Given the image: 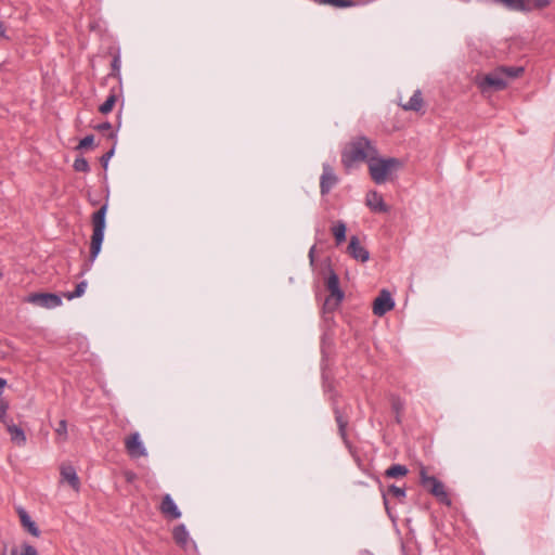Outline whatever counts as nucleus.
<instances>
[{
    "label": "nucleus",
    "mask_w": 555,
    "mask_h": 555,
    "mask_svg": "<svg viewBox=\"0 0 555 555\" xmlns=\"http://www.w3.org/2000/svg\"><path fill=\"white\" fill-rule=\"evenodd\" d=\"M315 2L323 5H331L337 9L350 8L357 4L353 0H315Z\"/></svg>",
    "instance_id": "24"
},
{
    "label": "nucleus",
    "mask_w": 555,
    "mask_h": 555,
    "mask_svg": "<svg viewBox=\"0 0 555 555\" xmlns=\"http://www.w3.org/2000/svg\"><path fill=\"white\" fill-rule=\"evenodd\" d=\"M112 75L118 76L120 70V57L119 55H115L112 61Z\"/></svg>",
    "instance_id": "36"
},
{
    "label": "nucleus",
    "mask_w": 555,
    "mask_h": 555,
    "mask_svg": "<svg viewBox=\"0 0 555 555\" xmlns=\"http://www.w3.org/2000/svg\"><path fill=\"white\" fill-rule=\"evenodd\" d=\"M401 106L404 111L418 112L423 106V96L421 90H416L410 100Z\"/></svg>",
    "instance_id": "18"
},
{
    "label": "nucleus",
    "mask_w": 555,
    "mask_h": 555,
    "mask_svg": "<svg viewBox=\"0 0 555 555\" xmlns=\"http://www.w3.org/2000/svg\"><path fill=\"white\" fill-rule=\"evenodd\" d=\"M367 165L371 179L376 184H383L402 166V163L395 157L380 158L377 155Z\"/></svg>",
    "instance_id": "2"
},
{
    "label": "nucleus",
    "mask_w": 555,
    "mask_h": 555,
    "mask_svg": "<svg viewBox=\"0 0 555 555\" xmlns=\"http://www.w3.org/2000/svg\"><path fill=\"white\" fill-rule=\"evenodd\" d=\"M26 301L46 309H53L62 305V298L53 293H33L28 295Z\"/></svg>",
    "instance_id": "6"
},
{
    "label": "nucleus",
    "mask_w": 555,
    "mask_h": 555,
    "mask_svg": "<svg viewBox=\"0 0 555 555\" xmlns=\"http://www.w3.org/2000/svg\"><path fill=\"white\" fill-rule=\"evenodd\" d=\"M94 129L102 132V133H105L107 132V137L108 138H114L115 137V133L112 131V124L108 122V121H104L102 124H99L96 126H94Z\"/></svg>",
    "instance_id": "29"
},
{
    "label": "nucleus",
    "mask_w": 555,
    "mask_h": 555,
    "mask_svg": "<svg viewBox=\"0 0 555 555\" xmlns=\"http://www.w3.org/2000/svg\"><path fill=\"white\" fill-rule=\"evenodd\" d=\"M8 403L1 401L0 402V422L7 427L8 424H11L12 423V420H9L8 415H7V411H8Z\"/></svg>",
    "instance_id": "30"
},
{
    "label": "nucleus",
    "mask_w": 555,
    "mask_h": 555,
    "mask_svg": "<svg viewBox=\"0 0 555 555\" xmlns=\"http://www.w3.org/2000/svg\"><path fill=\"white\" fill-rule=\"evenodd\" d=\"M125 447L131 457L138 459L147 455L146 449L140 439L139 433H132L129 435L125 440Z\"/></svg>",
    "instance_id": "9"
},
{
    "label": "nucleus",
    "mask_w": 555,
    "mask_h": 555,
    "mask_svg": "<svg viewBox=\"0 0 555 555\" xmlns=\"http://www.w3.org/2000/svg\"><path fill=\"white\" fill-rule=\"evenodd\" d=\"M421 485L437 500L446 505H451V500L446 491L444 485L434 476H428L425 468L421 469Z\"/></svg>",
    "instance_id": "4"
},
{
    "label": "nucleus",
    "mask_w": 555,
    "mask_h": 555,
    "mask_svg": "<svg viewBox=\"0 0 555 555\" xmlns=\"http://www.w3.org/2000/svg\"><path fill=\"white\" fill-rule=\"evenodd\" d=\"M18 515H20V519H21V522H22L23 527L25 529H27L28 532L30 534H33L34 537H38L39 535V529L36 526V524L31 520L30 516L24 509H21L18 512Z\"/></svg>",
    "instance_id": "20"
},
{
    "label": "nucleus",
    "mask_w": 555,
    "mask_h": 555,
    "mask_svg": "<svg viewBox=\"0 0 555 555\" xmlns=\"http://www.w3.org/2000/svg\"><path fill=\"white\" fill-rule=\"evenodd\" d=\"M366 205L375 212H388L389 206L384 202L383 196L377 191H370L365 198Z\"/></svg>",
    "instance_id": "11"
},
{
    "label": "nucleus",
    "mask_w": 555,
    "mask_h": 555,
    "mask_svg": "<svg viewBox=\"0 0 555 555\" xmlns=\"http://www.w3.org/2000/svg\"><path fill=\"white\" fill-rule=\"evenodd\" d=\"M338 183V177L336 176L333 167L330 164H323L322 175L320 178V192L324 196Z\"/></svg>",
    "instance_id": "7"
},
{
    "label": "nucleus",
    "mask_w": 555,
    "mask_h": 555,
    "mask_svg": "<svg viewBox=\"0 0 555 555\" xmlns=\"http://www.w3.org/2000/svg\"><path fill=\"white\" fill-rule=\"evenodd\" d=\"M172 538L179 546L185 547L188 545L190 535L183 524L178 525L173 528Z\"/></svg>",
    "instance_id": "17"
},
{
    "label": "nucleus",
    "mask_w": 555,
    "mask_h": 555,
    "mask_svg": "<svg viewBox=\"0 0 555 555\" xmlns=\"http://www.w3.org/2000/svg\"><path fill=\"white\" fill-rule=\"evenodd\" d=\"M87 282L86 281H81L80 283H78L76 285V288L74 292H68V293H65L64 294V297H66L68 300H72L74 298H78L80 296H82L86 292V288H87Z\"/></svg>",
    "instance_id": "26"
},
{
    "label": "nucleus",
    "mask_w": 555,
    "mask_h": 555,
    "mask_svg": "<svg viewBox=\"0 0 555 555\" xmlns=\"http://www.w3.org/2000/svg\"><path fill=\"white\" fill-rule=\"evenodd\" d=\"M391 405L393 411L397 413L396 421L399 423V413L403 410V402L399 398L393 397L391 400Z\"/></svg>",
    "instance_id": "33"
},
{
    "label": "nucleus",
    "mask_w": 555,
    "mask_h": 555,
    "mask_svg": "<svg viewBox=\"0 0 555 555\" xmlns=\"http://www.w3.org/2000/svg\"><path fill=\"white\" fill-rule=\"evenodd\" d=\"M341 301L343 300H337L336 297H333L332 295H328L325 298V301L323 304L324 312H333L334 310H336L338 308V306L340 305Z\"/></svg>",
    "instance_id": "27"
},
{
    "label": "nucleus",
    "mask_w": 555,
    "mask_h": 555,
    "mask_svg": "<svg viewBox=\"0 0 555 555\" xmlns=\"http://www.w3.org/2000/svg\"><path fill=\"white\" fill-rule=\"evenodd\" d=\"M524 7L521 9H513V11H531L541 10L550 5V0H519Z\"/></svg>",
    "instance_id": "19"
},
{
    "label": "nucleus",
    "mask_w": 555,
    "mask_h": 555,
    "mask_svg": "<svg viewBox=\"0 0 555 555\" xmlns=\"http://www.w3.org/2000/svg\"><path fill=\"white\" fill-rule=\"evenodd\" d=\"M408 472L409 470L406 466L401 464H393L386 469L385 476L388 478H399L405 476Z\"/></svg>",
    "instance_id": "23"
},
{
    "label": "nucleus",
    "mask_w": 555,
    "mask_h": 555,
    "mask_svg": "<svg viewBox=\"0 0 555 555\" xmlns=\"http://www.w3.org/2000/svg\"><path fill=\"white\" fill-rule=\"evenodd\" d=\"M347 251L358 261L365 262L370 259L369 250L360 244L359 237L356 235L350 237Z\"/></svg>",
    "instance_id": "10"
},
{
    "label": "nucleus",
    "mask_w": 555,
    "mask_h": 555,
    "mask_svg": "<svg viewBox=\"0 0 555 555\" xmlns=\"http://www.w3.org/2000/svg\"><path fill=\"white\" fill-rule=\"evenodd\" d=\"M507 86V80L504 79L502 75V70L496 68L492 73L485 75L480 80H478V87L482 92L486 91H499L505 89Z\"/></svg>",
    "instance_id": "5"
},
{
    "label": "nucleus",
    "mask_w": 555,
    "mask_h": 555,
    "mask_svg": "<svg viewBox=\"0 0 555 555\" xmlns=\"http://www.w3.org/2000/svg\"><path fill=\"white\" fill-rule=\"evenodd\" d=\"M55 431H56L57 436H60L62 438V440L67 439V423L65 420H61L59 422V426L56 427Z\"/></svg>",
    "instance_id": "32"
},
{
    "label": "nucleus",
    "mask_w": 555,
    "mask_h": 555,
    "mask_svg": "<svg viewBox=\"0 0 555 555\" xmlns=\"http://www.w3.org/2000/svg\"><path fill=\"white\" fill-rule=\"evenodd\" d=\"M5 384H7L5 379L0 378V395H1V393H2V391H3V388H4Z\"/></svg>",
    "instance_id": "39"
},
{
    "label": "nucleus",
    "mask_w": 555,
    "mask_h": 555,
    "mask_svg": "<svg viewBox=\"0 0 555 555\" xmlns=\"http://www.w3.org/2000/svg\"><path fill=\"white\" fill-rule=\"evenodd\" d=\"M498 68L502 70V75L506 80L517 78L524 73L522 66H501Z\"/></svg>",
    "instance_id": "22"
},
{
    "label": "nucleus",
    "mask_w": 555,
    "mask_h": 555,
    "mask_svg": "<svg viewBox=\"0 0 555 555\" xmlns=\"http://www.w3.org/2000/svg\"><path fill=\"white\" fill-rule=\"evenodd\" d=\"M7 31V28L4 27L3 23L0 22V35H4Z\"/></svg>",
    "instance_id": "40"
},
{
    "label": "nucleus",
    "mask_w": 555,
    "mask_h": 555,
    "mask_svg": "<svg viewBox=\"0 0 555 555\" xmlns=\"http://www.w3.org/2000/svg\"><path fill=\"white\" fill-rule=\"evenodd\" d=\"M378 155L374 142L364 135L353 137L341 151V164L351 169L358 163H370Z\"/></svg>",
    "instance_id": "1"
},
{
    "label": "nucleus",
    "mask_w": 555,
    "mask_h": 555,
    "mask_svg": "<svg viewBox=\"0 0 555 555\" xmlns=\"http://www.w3.org/2000/svg\"><path fill=\"white\" fill-rule=\"evenodd\" d=\"M12 555H17L16 550H12ZM20 555H38V553L34 546L25 544Z\"/></svg>",
    "instance_id": "35"
},
{
    "label": "nucleus",
    "mask_w": 555,
    "mask_h": 555,
    "mask_svg": "<svg viewBox=\"0 0 555 555\" xmlns=\"http://www.w3.org/2000/svg\"><path fill=\"white\" fill-rule=\"evenodd\" d=\"M116 101H117L116 94L111 93L107 96V99L105 100V102L100 105V107H99L100 113H102L104 115L111 113L115 106Z\"/></svg>",
    "instance_id": "25"
},
{
    "label": "nucleus",
    "mask_w": 555,
    "mask_h": 555,
    "mask_svg": "<svg viewBox=\"0 0 555 555\" xmlns=\"http://www.w3.org/2000/svg\"><path fill=\"white\" fill-rule=\"evenodd\" d=\"M162 514H164L166 517H169L171 519H178L181 517V512L176 505L175 501L170 496V494H165L160 507H159Z\"/></svg>",
    "instance_id": "13"
},
{
    "label": "nucleus",
    "mask_w": 555,
    "mask_h": 555,
    "mask_svg": "<svg viewBox=\"0 0 555 555\" xmlns=\"http://www.w3.org/2000/svg\"><path fill=\"white\" fill-rule=\"evenodd\" d=\"M395 307V301L387 289H382L373 302V313L383 317Z\"/></svg>",
    "instance_id": "8"
},
{
    "label": "nucleus",
    "mask_w": 555,
    "mask_h": 555,
    "mask_svg": "<svg viewBox=\"0 0 555 555\" xmlns=\"http://www.w3.org/2000/svg\"><path fill=\"white\" fill-rule=\"evenodd\" d=\"M332 233L335 237V242H336V245H340L343 242H345L346 240V223L344 221H337L333 227H332Z\"/></svg>",
    "instance_id": "21"
},
{
    "label": "nucleus",
    "mask_w": 555,
    "mask_h": 555,
    "mask_svg": "<svg viewBox=\"0 0 555 555\" xmlns=\"http://www.w3.org/2000/svg\"><path fill=\"white\" fill-rule=\"evenodd\" d=\"M8 433L11 436L12 442H14L17 446H24L26 443V436L24 430L16 426L13 422L11 424H8L5 427Z\"/></svg>",
    "instance_id": "16"
},
{
    "label": "nucleus",
    "mask_w": 555,
    "mask_h": 555,
    "mask_svg": "<svg viewBox=\"0 0 555 555\" xmlns=\"http://www.w3.org/2000/svg\"><path fill=\"white\" fill-rule=\"evenodd\" d=\"M113 155H114V149L109 150L104 155H102L100 160L104 168L107 167L108 160L112 158Z\"/></svg>",
    "instance_id": "37"
},
{
    "label": "nucleus",
    "mask_w": 555,
    "mask_h": 555,
    "mask_svg": "<svg viewBox=\"0 0 555 555\" xmlns=\"http://www.w3.org/2000/svg\"><path fill=\"white\" fill-rule=\"evenodd\" d=\"M314 251H315V246H312L309 250V259H310V263L313 264L314 262Z\"/></svg>",
    "instance_id": "38"
},
{
    "label": "nucleus",
    "mask_w": 555,
    "mask_h": 555,
    "mask_svg": "<svg viewBox=\"0 0 555 555\" xmlns=\"http://www.w3.org/2000/svg\"><path fill=\"white\" fill-rule=\"evenodd\" d=\"M388 492L400 501L405 498V489L399 488L395 485L389 487Z\"/></svg>",
    "instance_id": "31"
},
{
    "label": "nucleus",
    "mask_w": 555,
    "mask_h": 555,
    "mask_svg": "<svg viewBox=\"0 0 555 555\" xmlns=\"http://www.w3.org/2000/svg\"><path fill=\"white\" fill-rule=\"evenodd\" d=\"M93 142H94V137L92 134H89L80 140L77 149L78 150L87 149V147L91 146L93 144Z\"/></svg>",
    "instance_id": "34"
},
{
    "label": "nucleus",
    "mask_w": 555,
    "mask_h": 555,
    "mask_svg": "<svg viewBox=\"0 0 555 555\" xmlns=\"http://www.w3.org/2000/svg\"><path fill=\"white\" fill-rule=\"evenodd\" d=\"M62 480L67 481L75 490L79 489L80 482L75 468L70 465L61 467Z\"/></svg>",
    "instance_id": "15"
},
{
    "label": "nucleus",
    "mask_w": 555,
    "mask_h": 555,
    "mask_svg": "<svg viewBox=\"0 0 555 555\" xmlns=\"http://www.w3.org/2000/svg\"><path fill=\"white\" fill-rule=\"evenodd\" d=\"M325 286L330 292V295L336 297L337 300H343L345 297L344 292L339 287V278L333 269H328V276L325 281Z\"/></svg>",
    "instance_id": "12"
},
{
    "label": "nucleus",
    "mask_w": 555,
    "mask_h": 555,
    "mask_svg": "<svg viewBox=\"0 0 555 555\" xmlns=\"http://www.w3.org/2000/svg\"><path fill=\"white\" fill-rule=\"evenodd\" d=\"M107 211V204H104L92 215L93 233L90 243V261H94L101 251L102 243L104 240L105 230V216Z\"/></svg>",
    "instance_id": "3"
},
{
    "label": "nucleus",
    "mask_w": 555,
    "mask_h": 555,
    "mask_svg": "<svg viewBox=\"0 0 555 555\" xmlns=\"http://www.w3.org/2000/svg\"><path fill=\"white\" fill-rule=\"evenodd\" d=\"M73 167L78 172H88L90 170L89 163L85 157H77Z\"/></svg>",
    "instance_id": "28"
},
{
    "label": "nucleus",
    "mask_w": 555,
    "mask_h": 555,
    "mask_svg": "<svg viewBox=\"0 0 555 555\" xmlns=\"http://www.w3.org/2000/svg\"><path fill=\"white\" fill-rule=\"evenodd\" d=\"M335 421L338 426L340 437L347 440V426L349 423L348 415L345 414L337 405L334 406Z\"/></svg>",
    "instance_id": "14"
}]
</instances>
